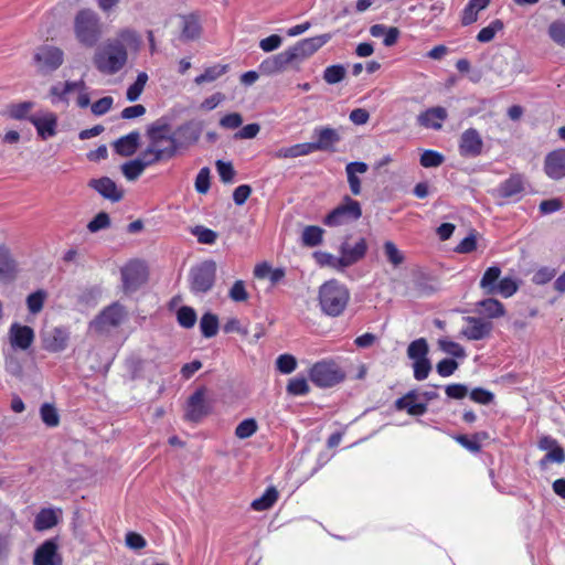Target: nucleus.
Returning <instances> with one entry per match:
<instances>
[{"label":"nucleus","mask_w":565,"mask_h":565,"mask_svg":"<svg viewBox=\"0 0 565 565\" xmlns=\"http://www.w3.org/2000/svg\"><path fill=\"white\" fill-rule=\"evenodd\" d=\"M124 42H138V38L135 32L125 30L120 40L108 41L96 50L93 63L102 74L114 75L126 65L128 53Z\"/></svg>","instance_id":"nucleus-1"},{"label":"nucleus","mask_w":565,"mask_h":565,"mask_svg":"<svg viewBox=\"0 0 565 565\" xmlns=\"http://www.w3.org/2000/svg\"><path fill=\"white\" fill-rule=\"evenodd\" d=\"M148 147L141 157H148L153 164L168 161L175 157L178 149L171 137V125L163 118L156 120L147 128Z\"/></svg>","instance_id":"nucleus-2"},{"label":"nucleus","mask_w":565,"mask_h":565,"mask_svg":"<svg viewBox=\"0 0 565 565\" xmlns=\"http://www.w3.org/2000/svg\"><path fill=\"white\" fill-rule=\"evenodd\" d=\"M349 300V289L335 279L326 281L319 288V305L327 316L339 317L342 315Z\"/></svg>","instance_id":"nucleus-3"},{"label":"nucleus","mask_w":565,"mask_h":565,"mask_svg":"<svg viewBox=\"0 0 565 565\" xmlns=\"http://www.w3.org/2000/svg\"><path fill=\"white\" fill-rule=\"evenodd\" d=\"M75 36L81 44L93 47L102 35V25L97 13L90 9L79 10L74 19Z\"/></svg>","instance_id":"nucleus-4"},{"label":"nucleus","mask_w":565,"mask_h":565,"mask_svg":"<svg viewBox=\"0 0 565 565\" xmlns=\"http://www.w3.org/2000/svg\"><path fill=\"white\" fill-rule=\"evenodd\" d=\"M311 382L319 387H332L345 379V372L332 360L315 363L310 371Z\"/></svg>","instance_id":"nucleus-5"},{"label":"nucleus","mask_w":565,"mask_h":565,"mask_svg":"<svg viewBox=\"0 0 565 565\" xmlns=\"http://www.w3.org/2000/svg\"><path fill=\"white\" fill-rule=\"evenodd\" d=\"M429 345L425 338L412 341L407 347V356L413 360L414 377L417 381L426 380L431 371L428 359Z\"/></svg>","instance_id":"nucleus-6"},{"label":"nucleus","mask_w":565,"mask_h":565,"mask_svg":"<svg viewBox=\"0 0 565 565\" xmlns=\"http://www.w3.org/2000/svg\"><path fill=\"white\" fill-rule=\"evenodd\" d=\"M64 62V52L53 45H41L33 54V64L40 75L46 76L55 72Z\"/></svg>","instance_id":"nucleus-7"},{"label":"nucleus","mask_w":565,"mask_h":565,"mask_svg":"<svg viewBox=\"0 0 565 565\" xmlns=\"http://www.w3.org/2000/svg\"><path fill=\"white\" fill-rule=\"evenodd\" d=\"M361 216V204L349 195H345L342 202L324 216L323 224L327 226H339L358 221Z\"/></svg>","instance_id":"nucleus-8"},{"label":"nucleus","mask_w":565,"mask_h":565,"mask_svg":"<svg viewBox=\"0 0 565 565\" xmlns=\"http://www.w3.org/2000/svg\"><path fill=\"white\" fill-rule=\"evenodd\" d=\"M216 263L212 259L202 262L190 271V288L194 294H206L214 286Z\"/></svg>","instance_id":"nucleus-9"},{"label":"nucleus","mask_w":565,"mask_h":565,"mask_svg":"<svg viewBox=\"0 0 565 565\" xmlns=\"http://www.w3.org/2000/svg\"><path fill=\"white\" fill-rule=\"evenodd\" d=\"M203 131V121L191 119L171 129V137L178 150L188 149L195 145Z\"/></svg>","instance_id":"nucleus-10"},{"label":"nucleus","mask_w":565,"mask_h":565,"mask_svg":"<svg viewBox=\"0 0 565 565\" xmlns=\"http://www.w3.org/2000/svg\"><path fill=\"white\" fill-rule=\"evenodd\" d=\"M120 273L125 292L137 291L148 279L147 267L140 260L129 262Z\"/></svg>","instance_id":"nucleus-11"},{"label":"nucleus","mask_w":565,"mask_h":565,"mask_svg":"<svg viewBox=\"0 0 565 565\" xmlns=\"http://www.w3.org/2000/svg\"><path fill=\"white\" fill-rule=\"evenodd\" d=\"M331 38V33H324L313 38L303 39L288 47L296 65L298 66L305 60L313 55L320 47L328 43Z\"/></svg>","instance_id":"nucleus-12"},{"label":"nucleus","mask_w":565,"mask_h":565,"mask_svg":"<svg viewBox=\"0 0 565 565\" xmlns=\"http://www.w3.org/2000/svg\"><path fill=\"white\" fill-rule=\"evenodd\" d=\"M58 554V536L45 540L34 552V565H62Z\"/></svg>","instance_id":"nucleus-13"},{"label":"nucleus","mask_w":565,"mask_h":565,"mask_svg":"<svg viewBox=\"0 0 565 565\" xmlns=\"http://www.w3.org/2000/svg\"><path fill=\"white\" fill-rule=\"evenodd\" d=\"M42 348L52 353L62 352L67 348L70 340V332L66 328L55 327L51 330H45L41 334Z\"/></svg>","instance_id":"nucleus-14"},{"label":"nucleus","mask_w":565,"mask_h":565,"mask_svg":"<svg viewBox=\"0 0 565 565\" xmlns=\"http://www.w3.org/2000/svg\"><path fill=\"white\" fill-rule=\"evenodd\" d=\"M210 414V407L205 403V388H198L188 399L185 419L198 423Z\"/></svg>","instance_id":"nucleus-15"},{"label":"nucleus","mask_w":565,"mask_h":565,"mask_svg":"<svg viewBox=\"0 0 565 565\" xmlns=\"http://www.w3.org/2000/svg\"><path fill=\"white\" fill-rule=\"evenodd\" d=\"M290 66H297L289 50H285L278 54L265 58L259 64V72L263 75H274L282 73Z\"/></svg>","instance_id":"nucleus-16"},{"label":"nucleus","mask_w":565,"mask_h":565,"mask_svg":"<svg viewBox=\"0 0 565 565\" xmlns=\"http://www.w3.org/2000/svg\"><path fill=\"white\" fill-rule=\"evenodd\" d=\"M483 140L475 128L466 129L459 140V152L462 157L476 158L482 153Z\"/></svg>","instance_id":"nucleus-17"},{"label":"nucleus","mask_w":565,"mask_h":565,"mask_svg":"<svg viewBox=\"0 0 565 565\" xmlns=\"http://www.w3.org/2000/svg\"><path fill=\"white\" fill-rule=\"evenodd\" d=\"M367 250V243L365 238H360L353 246L349 243V237H347L341 246H340V260L342 263V267H350L361 259L364 258Z\"/></svg>","instance_id":"nucleus-18"},{"label":"nucleus","mask_w":565,"mask_h":565,"mask_svg":"<svg viewBox=\"0 0 565 565\" xmlns=\"http://www.w3.org/2000/svg\"><path fill=\"white\" fill-rule=\"evenodd\" d=\"M8 335L12 349L22 351H26L35 339L34 330L31 327L18 322L11 324Z\"/></svg>","instance_id":"nucleus-19"},{"label":"nucleus","mask_w":565,"mask_h":565,"mask_svg":"<svg viewBox=\"0 0 565 565\" xmlns=\"http://www.w3.org/2000/svg\"><path fill=\"white\" fill-rule=\"evenodd\" d=\"M313 135L317 141L309 142L312 151H334V145L341 140L338 130L331 127H318Z\"/></svg>","instance_id":"nucleus-20"},{"label":"nucleus","mask_w":565,"mask_h":565,"mask_svg":"<svg viewBox=\"0 0 565 565\" xmlns=\"http://www.w3.org/2000/svg\"><path fill=\"white\" fill-rule=\"evenodd\" d=\"M544 172L552 180L565 178V148L553 150L546 154Z\"/></svg>","instance_id":"nucleus-21"},{"label":"nucleus","mask_w":565,"mask_h":565,"mask_svg":"<svg viewBox=\"0 0 565 565\" xmlns=\"http://www.w3.org/2000/svg\"><path fill=\"white\" fill-rule=\"evenodd\" d=\"M420 397L417 390L408 391L394 402L396 411H406L411 416H422L427 413L426 403L416 402Z\"/></svg>","instance_id":"nucleus-22"},{"label":"nucleus","mask_w":565,"mask_h":565,"mask_svg":"<svg viewBox=\"0 0 565 565\" xmlns=\"http://www.w3.org/2000/svg\"><path fill=\"white\" fill-rule=\"evenodd\" d=\"M88 186L97 191L104 199L111 202H119L124 198V191L119 190L116 183L108 177L90 179Z\"/></svg>","instance_id":"nucleus-23"},{"label":"nucleus","mask_w":565,"mask_h":565,"mask_svg":"<svg viewBox=\"0 0 565 565\" xmlns=\"http://www.w3.org/2000/svg\"><path fill=\"white\" fill-rule=\"evenodd\" d=\"M448 118L446 108L436 106L426 109L417 116V122L419 126L439 130L443 128V124Z\"/></svg>","instance_id":"nucleus-24"},{"label":"nucleus","mask_w":565,"mask_h":565,"mask_svg":"<svg viewBox=\"0 0 565 565\" xmlns=\"http://www.w3.org/2000/svg\"><path fill=\"white\" fill-rule=\"evenodd\" d=\"M469 326L462 330V334L469 340H482L492 331V323L482 318L467 317Z\"/></svg>","instance_id":"nucleus-25"},{"label":"nucleus","mask_w":565,"mask_h":565,"mask_svg":"<svg viewBox=\"0 0 565 565\" xmlns=\"http://www.w3.org/2000/svg\"><path fill=\"white\" fill-rule=\"evenodd\" d=\"M28 120L36 128L38 135L43 140L56 135L57 117L47 113L43 117L30 116Z\"/></svg>","instance_id":"nucleus-26"},{"label":"nucleus","mask_w":565,"mask_h":565,"mask_svg":"<svg viewBox=\"0 0 565 565\" xmlns=\"http://www.w3.org/2000/svg\"><path fill=\"white\" fill-rule=\"evenodd\" d=\"M369 169V166L365 162L362 161H353L347 164L345 172L348 178V183L350 186V191L353 195H360L362 188H361V180L358 177V173H365Z\"/></svg>","instance_id":"nucleus-27"},{"label":"nucleus","mask_w":565,"mask_h":565,"mask_svg":"<svg viewBox=\"0 0 565 565\" xmlns=\"http://www.w3.org/2000/svg\"><path fill=\"white\" fill-rule=\"evenodd\" d=\"M140 141V134L138 131H131L130 134L120 137L114 142V149L116 153L121 157H131L136 153Z\"/></svg>","instance_id":"nucleus-28"},{"label":"nucleus","mask_w":565,"mask_h":565,"mask_svg":"<svg viewBox=\"0 0 565 565\" xmlns=\"http://www.w3.org/2000/svg\"><path fill=\"white\" fill-rule=\"evenodd\" d=\"M17 275V263L9 248L0 244V280L12 281Z\"/></svg>","instance_id":"nucleus-29"},{"label":"nucleus","mask_w":565,"mask_h":565,"mask_svg":"<svg viewBox=\"0 0 565 565\" xmlns=\"http://www.w3.org/2000/svg\"><path fill=\"white\" fill-rule=\"evenodd\" d=\"M124 316V308L118 303H113L100 312L96 319V323L100 327H118Z\"/></svg>","instance_id":"nucleus-30"},{"label":"nucleus","mask_w":565,"mask_h":565,"mask_svg":"<svg viewBox=\"0 0 565 565\" xmlns=\"http://www.w3.org/2000/svg\"><path fill=\"white\" fill-rule=\"evenodd\" d=\"M524 191L523 177L521 174H512L503 181L499 189V195L504 199L514 198Z\"/></svg>","instance_id":"nucleus-31"},{"label":"nucleus","mask_w":565,"mask_h":565,"mask_svg":"<svg viewBox=\"0 0 565 565\" xmlns=\"http://www.w3.org/2000/svg\"><path fill=\"white\" fill-rule=\"evenodd\" d=\"M182 30H181V40L183 41H192L201 35V24L199 18L191 13L188 15H182Z\"/></svg>","instance_id":"nucleus-32"},{"label":"nucleus","mask_w":565,"mask_h":565,"mask_svg":"<svg viewBox=\"0 0 565 565\" xmlns=\"http://www.w3.org/2000/svg\"><path fill=\"white\" fill-rule=\"evenodd\" d=\"M152 164L153 163L150 162V159L148 157L140 156V158L125 162L121 166V171L127 180L134 181L143 172V170L147 167L152 166Z\"/></svg>","instance_id":"nucleus-33"},{"label":"nucleus","mask_w":565,"mask_h":565,"mask_svg":"<svg viewBox=\"0 0 565 565\" xmlns=\"http://www.w3.org/2000/svg\"><path fill=\"white\" fill-rule=\"evenodd\" d=\"M58 523V516L54 509L43 508L35 515L33 527L39 531H46L54 527Z\"/></svg>","instance_id":"nucleus-34"},{"label":"nucleus","mask_w":565,"mask_h":565,"mask_svg":"<svg viewBox=\"0 0 565 565\" xmlns=\"http://www.w3.org/2000/svg\"><path fill=\"white\" fill-rule=\"evenodd\" d=\"M501 269L498 266L487 268L480 280V288L484 295H495L498 282L500 281Z\"/></svg>","instance_id":"nucleus-35"},{"label":"nucleus","mask_w":565,"mask_h":565,"mask_svg":"<svg viewBox=\"0 0 565 565\" xmlns=\"http://www.w3.org/2000/svg\"><path fill=\"white\" fill-rule=\"evenodd\" d=\"M478 311L488 318H499L504 316L505 310L502 302L494 298H487L477 303Z\"/></svg>","instance_id":"nucleus-36"},{"label":"nucleus","mask_w":565,"mask_h":565,"mask_svg":"<svg viewBox=\"0 0 565 565\" xmlns=\"http://www.w3.org/2000/svg\"><path fill=\"white\" fill-rule=\"evenodd\" d=\"M490 3V0H469L468 4L463 9L461 23L462 25H469L477 21L478 12L486 9Z\"/></svg>","instance_id":"nucleus-37"},{"label":"nucleus","mask_w":565,"mask_h":565,"mask_svg":"<svg viewBox=\"0 0 565 565\" xmlns=\"http://www.w3.org/2000/svg\"><path fill=\"white\" fill-rule=\"evenodd\" d=\"M311 152L313 151L311 150L310 143L303 142L294 145L291 147L280 148L274 153V157L277 159L297 158L307 156Z\"/></svg>","instance_id":"nucleus-38"},{"label":"nucleus","mask_w":565,"mask_h":565,"mask_svg":"<svg viewBox=\"0 0 565 565\" xmlns=\"http://www.w3.org/2000/svg\"><path fill=\"white\" fill-rule=\"evenodd\" d=\"M324 230L316 226L308 225L303 228L301 235L302 245L307 247H316L322 243Z\"/></svg>","instance_id":"nucleus-39"},{"label":"nucleus","mask_w":565,"mask_h":565,"mask_svg":"<svg viewBox=\"0 0 565 565\" xmlns=\"http://www.w3.org/2000/svg\"><path fill=\"white\" fill-rule=\"evenodd\" d=\"M278 499V491L275 487H269L266 489L264 494L260 498L255 499L250 507L255 511H265L270 509Z\"/></svg>","instance_id":"nucleus-40"},{"label":"nucleus","mask_w":565,"mask_h":565,"mask_svg":"<svg viewBox=\"0 0 565 565\" xmlns=\"http://www.w3.org/2000/svg\"><path fill=\"white\" fill-rule=\"evenodd\" d=\"M200 330L204 338H213L218 331V318L212 312H205L200 320Z\"/></svg>","instance_id":"nucleus-41"},{"label":"nucleus","mask_w":565,"mask_h":565,"mask_svg":"<svg viewBox=\"0 0 565 565\" xmlns=\"http://www.w3.org/2000/svg\"><path fill=\"white\" fill-rule=\"evenodd\" d=\"M227 65H214L205 68V71L195 77L194 82L198 85L210 83L217 79L220 76L227 72Z\"/></svg>","instance_id":"nucleus-42"},{"label":"nucleus","mask_w":565,"mask_h":565,"mask_svg":"<svg viewBox=\"0 0 565 565\" xmlns=\"http://www.w3.org/2000/svg\"><path fill=\"white\" fill-rule=\"evenodd\" d=\"M4 370L18 380H22L24 376L23 365L20 359L14 354H7L4 356Z\"/></svg>","instance_id":"nucleus-43"},{"label":"nucleus","mask_w":565,"mask_h":565,"mask_svg":"<svg viewBox=\"0 0 565 565\" xmlns=\"http://www.w3.org/2000/svg\"><path fill=\"white\" fill-rule=\"evenodd\" d=\"M347 70L342 64H334L328 66L323 72V79L326 83L333 85L342 82L345 78Z\"/></svg>","instance_id":"nucleus-44"},{"label":"nucleus","mask_w":565,"mask_h":565,"mask_svg":"<svg viewBox=\"0 0 565 565\" xmlns=\"http://www.w3.org/2000/svg\"><path fill=\"white\" fill-rule=\"evenodd\" d=\"M147 81H148L147 73L141 72L138 74L135 83H132L128 87L127 93H126V97L129 102H136L140 97L141 93L146 86Z\"/></svg>","instance_id":"nucleus-45"},{"label":"nucleus","mask_w":565,"mask_h":565,"mask_svg":"<svg viewBox=\"0 0 565 565\" xmlns=\"http://www.w3.org/2000/svg\"><path fill=\"white\" fill-rule=\"evenodd\" d=\"M383 249L387 262L394 267H398L404 263L405 256L392 241H386L383 245Z\"/></svg>","instance_id":"nucleus-46"},{"label":"nucleus","mask_w":565,"mask_h":565,"mask_svg":"<svg viewBox=\"0 0 565 565\" xmlns=\"http://www.w3.org/2000/svg\"><path fill=\"white\" fill-rule=\"evenodd\" d=\"M42 422L49 427H56L60 424V416L54 405L44 403L40 408Z\"/></svg>","instance_id":"nucleus-47"},{"label":"nucleus","mask_w":565,"mask_h":565,"mask_svg":"<svg viewBox=\"0 0 565 565\" xmlns=\"http://www.w3.org/2000/svg\"><path fill=\"white\" fill-rule=\"evenodd\" d=\"M46 291L39 289L30 294L26 298V306L31 313L36 315L43 309L44 301L46 299Z\"/></svg>","instance_id":"nucleus-48"},{"label":"nucleus","mask_w":565,"mask_h":565,"mask_svg":"<svg viewBox=\"0 0 565 565\" xmlns=\"http://www.w3.org/2000/svg\"><path fill=\"white\" fill-rule=\"evenodd\" d=\"M438 348L446 354H449L454 358H457V359L466 358L465 349L459 343H457L455 341L447 340V339H439Z\"/></svg>","instance_id":"nucleus-49"},{"label":"nucleus","mask_w":565,"mask_h":565,"mask_svg":"<svg viewBox=\"0 0 565 565\" xmlns=\"http://www.w3.org/2000/svg\"><path fill=\"white\" fill-rule=\"evenodd\" d=\"M177 320L181 327L190 329L196 322V312L192 307L182 306L177 311Z\"/></svg>","instance_id":"nucleus-50"},{"label":"nucleus","mask_w":565,"mask_h":565,"mask_svg":"<svg viewBox=\"0 0 565 565\" xmlns=\"http://www.w3.org/2000/svg\"><path fill=\"white\" fill-rule=\"evenodd\" d=\"M258 429L256 419L246 418L242 420L235 428V436L239 439H246L253 436Z\"/></svg>","instance_id":"nucleus-51"},{"label":"nucleus","mask_w":565,"mask_h":565,"mask_svg":"<svg viewBox=\"0 0 565 565\" xmlns=\"http://www.w3.org/2000/svg\"><path fill=\"white\" fill-rule=\"evenodd\" d=\"M286 391L289 395L300 396L308 394L310 387L305 377H292L288 381Z\"/></svg>","instance_id":"nucleus-52"},{"label":"nucleus","mask_w":565,"mask_h":565,"mask_svg":"<svg viewBox=\"0 0 565 565\" xmlns=\"http://www.w3.org/2000/svg\"><path fill=\"white\" fill-rule=\"evenodd\" d=\"M504 24L501 20H493L488 26L481 29L477 35V40L481 43H488L493 40L495 33L503 29Z\"/></svg>","instance_id":"nucleus-53"},{"label":"nucleus","mask_w":565,"mask_h":565,"mask_svg":"<svg viewBox=\"0 0 565 565\" xmlns=\"http://www.w3.org/2000/svg\"><path fill=\"white\" fill-rule=\"evenodd\" d=\"M550 38L558 45L565 46V20H556L548 26Z\"/></svg>","instance_id":"nucleus-54"},{"label":"nucleus","mask_w":565,"mask_h":565,"mask_svg":"<svg viewBox=\"0 0 565 565\" xmlns=\"http://www.w3.org/2000/svg\"><path fill=\"white\" fill-rule=\"evenodd\" d=\"M192 234L196 236L198 242L201 244L212 245L217 239V233L213 230L198 225L192 230Z\"/></svg>","instance_id":"nucleus-55"},{"label":"nucleus","mask_w":565,"mask_h":565,"mask_svg":"<svg viewBox=\"0 0 565 565\" xmlns=\"http://www.w3.org/2000/svg\"><path fill=\"white\" fill-rule=\"evenodd\" d=\"M34 103L26 100L19 104H12L9 106V116L13 119H28V114L33 108Z\"/></svg>","instance_id":"nucleus-56"},{"label":"nucleus","mask_w":565,"mask_h":565,"mask_svg":"<svg viewBox=\"0 0 565 565\" xmlns=\"http://www.w3.org/2000/svg\"><path fill=\"white\" fill-rule=\"evenodd\" d=\"M444 156L435 150H425L419 159L424 168H437L444 162Z\"/></svg>","instance_id":"nucleus-57"},{"label":"nucleus","mask_w":565,"mask_h":565,"mask_svg":"<svg viewBox=\"0 0 565 565\" xmlns=\"http://www.w3.org/2000/svg\"><path fill=\"white\" fill-rule=\"evenodd\" d=\"M276 367L282 374H290L297 367V360L291 354H281L276 360Z\"/></svg>","instance_id":"nucleus-58"},{"label":"nucleus","mask_w":565,"mask_h":565,"mask_svg":"<svg viewBox=\"0 0 565 565\" xmlns=\"http://www.w3.org/2000/svg\"><path fill=\"white\" fill-rule=\"evenodd\" d=\"M313 257L320 266H328L337 269H341L342 263L339 262L340 257H335L327 252H315Z\"/></svg>","instance_id":"nucleus-59"},{"label":"nucleus","mask_w":565,"mask_h":565,"mask_svg":"<svg viewBox=\"0 0 565 565\" xmlns=\"http://www.w3.org/2000/svg\"><path fill=\"white\" fill-rule=\"evenodd\" d=\"M110 226V217L106 212H99L95 217L87 224V230L90 233H96L100 230L108 228Z\"/></svg>","instance_id":"nucleus-60"},{"label":"nucleus","mask_w":565,"mask_h":565,"mask_svg":"<svg viewBox=\"0 0 565 565\" xmlns=\"http://www.w3.org/2000/svg\"><path fill=\"white\" fill-rule=\"evenodd\" d=\"M210 169L207 167L202 168L195 179V190L200 194H205L209 192L211 182H210Z\"/></svg>","instance_id":"nucleus-61"},{"label":"nucleus","mask_w":565,"mask_h":565,"mask_svg":"<svg viewBox=\"0 0 565 565\" xmlns=\"http://www.w3.org/2000/svg\"><path fill=\"white\" fill-rule=\"evenodd\" d=\"M519 289L518 282L511 277H504L498 282L497 294L508 298L513 296Z\"/></svg>","instance_id":"nucleus-62"},{"label":"nucleus","mask_w":565,"mask_h":565,"mask_svg":"<svg viewBox=\"0 0 565 565\" xmlns=\"http://www.w3.org/2000/svg\"><path fill=\"white\" fill-rule=\"evenodd\" d=\"M565 461V451L564 449L557 445L541 459L540 466L541 468H545L548 462L563 463Z\"/></svg>","instance_id":"nucleus-63"},{"label":"nucleus","mask_w":565,"mask_h":565,"mask_svg":"<svg viewBox=\"0 0 565 565\" xmlns=\"http://www.w3.org/2000/svg\"><path fill=\"white\" fill-rule=\"evenodd\" d=\"M216 170L218 172L220 179L224 183H231L235 177V170L231 162H225L223 160H217L215 162Z\"/></svg>","instance_id":"nucleus-64"}]
</instances>
